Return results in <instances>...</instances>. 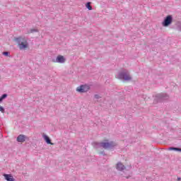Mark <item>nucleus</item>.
Listing matches in <instances>:
<instances>
[{
	"label": "nucleus",
	"mask_w": 181,
	"mask_h": 181,
	"mask_svg": "<svg viewBox=\"0 0 181 181\" xmlns=\"http://www.w3.org/2000/svg\"><path fill=\"white\" fill-rule=\"evenodd\" d=\"M93 146L95 149H98L100 148H103V149H113L117 146V143L114 141H108V140H105L103 142H94L93 143Z\"/></svg>",
	"instance_id": "obj_1"
},
{
	"label": "nucleus",
	"mask_w": 181,
	"mask_h": 181,
	"mask_svg": "<svg viewBox=\"0 0 181 181\" xmlns=\"http://www.w3.org/2000/svg\"><path fill=\"white\" fill-rule=\"evenodd\" d=\"M117 78L119 80H124V81H131V80H132V77H131L129 71L126 69L119 73L117 75Z\"/></svg>",
	"instance_id": "obj_2"
},
{
	"label": "nucleus",
	"mask_w": 181,
	"mask_h": 181,
	"mask_svg": "<svg viewBox=\"0 0 181 181\" xmlns=\"http://www.w3.org/2000/svg\"><path fill=\"white\" fill-rule=\"evenodd\" d=\"M16 42L18 43L20 50L28 48V40L25 37H17L16 38Z\"/></svg>",
	"instance_id": "obj_3"
},
{
	"label": "nucleus",
	"mask_w": 181,
	"mask_h": 181,
	"mask_svg": "<svg viewBox=\"0 0 181 181\" xmlns=\"http://www.w3.org/2000/svg\"><path fill=\"white\" fill-rule=\"evenodd\" d=\"M156 101L157 103H162V101H166V100H169V95L167 93H161L156 95Z\"/></svg>",
	"instance_id": "obj_4"
},
{
	"label": "nucleus",
	"mask_w": 181,
	"mask_h": 181,
	"mask_svg": "<svg viewBox=\"0 0 181 181\" xmlns=\"http://www.w3.org/2000/svg\"><path fill=\"white\" fill-rule=\"evenodd\" d=\"M172 22H173V17L169 15V16H167L166 18L164 19V21L162 23V25L165 28H168L169 25L172 24Z\"/></svg>",
	"instance_id": "obj_5"
},
{
	"label": "nucleus",
	"mask_w": 181,
	"mask_h": 181,
	"mask_svg": "<svg viewBox=\"0 0 181 181\" xmlns=\"http://www.w3.org/2000/svg\"><path fill=\"white\" fill-rule=\"evenodd\" d=\"M90 90V86L81 85L76 88V91L78 93H87Z\"/></svg>",
	"instance_id": "obj_6"
},
{
	"label": "nucleus",
	"mask_w": 181,
	"mask_h": 181,
	"mask_svg": "<svg viewBox=\"0 0 181 181\" xmlns=\"http://www.w3.org/2000/svg\"><path fill=\"white\" fill-rule=\"evenodd\" d=\"M3 176L4 177L5 180L7 181H16L13 176L11 174H4Z\"/></svg>",
	"instance_id": "obj_7"
},
{
	"label": "nucleus",
	"mask_w": 181,
	"mask_h": 181,
	"mask_svg": "<svg viewBox=\"0 0 181 181\" xmlns=\"http://www.w3.org/2000/svg\"><path fill=\"white\" fill-rule=\"evenodd\" d=\"M66 62V59L62 55H59L57 57L55 63H64Z\"/></svg>",
	"instance_id": "obj_8"
},
{
	"label": "nucleus",
	"mask_w": 181,
	"mask_h": 181,
	"mask_svg": "<svg viewBox=\"0 0 181 181\" xmlns=\"http://www.w3.org/2000/svg\"><path fill=\"white\" fill-rule=\"evenodd\" d=\"M116 168L117 170L122 172V170H125V165H124L121 162H119L116 165Z\"/></svg>",
	"instance_id": "obj_9"
},
{
	"label": "nucleus",
	"mask_w": 181,
	"mask_h": 181,
	"mask_svg": "<svg viewBox=\"0 0 181 181\" xmlns=\"http://www.w3.org/2000/svg\"><path fill=\"white\" fill-rule=\"evenodd\" d=\"M25 141H26V136H25L23 134H20L18 136V137H17L18 142L23 143V142H25Z\"/></svg>",
	"instance_id": "obj_10"
},
{
	"label": "nucleus",
	"mask_w": 181,
	"mask_h": 181,
	"mask_svg": "<svg viewBox=\"0 0 181 181\" xmlns=\"http://www.w3.org/2000/svg\"><path fill=\"white\" fill-rule=\"evenodd\" d=\"M43 138L47 144H48L49 145H54V144L52 143V140H50V138H49V136H47V135H44Z\"/></svg>",
	"instance_id": "obj_11"
},
{
	"label": "nucleus",
	"mask_w": 181,
	"mask_h": 181,
	"mask_svg": "<svg viewBox=\"0 0 181 181\" xmlns=\"http://www.w3.org/2000/svg\"><path fill=\"white\" fill-rule=\"evenodd\" d=\"M168 151H177L178 152H181V148H176V147H170L168 148Z\"/></svg>",
	"instance_id": "obj_12"
},
{
	"label": "nucleus",
	"mask_w": 181,
	"mask_h": 181,
	"mask_svg": "<svg viewBox=\"0 0 181 181\" xmlns=\"http://www.w3.org/2000/svg\"><path fill=\"white\" fill-rule=\"evenodd\" d=\"M86 6L87 9H88V11H93V7L91 6V2H88L86 4Z\"/></svg>",
	"instance_id": "obj_13"
},
{
	"label": "nucleus",
	"mask_w": 181,
	"mask_h": 181,
	"mask_svg": "<svg viewBox=\"0 0 181 181\" xmlns=\"http://www.w3.org/2000/svg\"><path fill=\"white\" fill-rule=\"evenodd\" d=\"M37 32H39V30H37V29L33 28L31 30H29L28 31V33H37Z\"/></svg>",
	"instance_id": "obj_14"
},
{
	"label": "nucleus",
	"mask_w": 181,
	"mask_h": 181,
	"mask_svg": "<svg viewBox=\"0 0 181 181\" xmlns=\"http://www.w3.org/2000/svg\"><path fill=\"white\" fill-rule=\"evenodd\" d=\"M2 54H3L4 56H6V57H9V52H4L2 53Z\"/></svg>",
	"instance_id": "obj_15"
},
{
	"label": "nucleus",
	"mask_w": 181,
	"mask_h": 181,
	"mask_svg": "<svg viewBox=\"0 0 181 181\" xmlns=\"http://www.w3.org/2000/svg\"><path fill=\"white\" fill-rule=\"evenodd\" d=\"M1 97V98H3V100H5V98H6L8 97V95L6 93H4Z\"/></svg>",
	"instance_id": "obj_16"
},
{
	"label": "nucleus",
	"mask_w": 181,
	"mask_h": 181,
	"mask_svg": "<svg viewBox=\"0 0 181 181\" xmlns=\"http://www.w3.org/2000/svg\"><path fill=\"white\" fill-rule=\"evenodd\" d=\"M94 97H95V100H100V98H101V96H100L99 95H97V94H95L94 95Z\"/></svg>",
	"instance_id": "obj_17"
},
{
	"label": "nucleus",
	"mask_w": 181,
	"mask_h": 181,
	"mask_svg": "<svg viewBox=\"0 0 181 181\" xmlns=\"http://www.w3.org/2000/svg\"><path fill=\"white\" fill-rule=\"evenodd\" d=\"M0 111L1 112H5V109L4 108V107L0 105Z\"/></svg>",
	"instance_id": "obj_18"
},
{
	"label": "nucleus",
	"mask_w": 181,
	"mask_h": 181,
	"mask_svg": "<svg viewBox=\"0 0 181 181\" xmlns=\"http://www.w3.org/2000/svg\"><path fill=\"white\" fill-rule=\"evenodd\" d=\"M100 155H103V156H105V151H100Z\"/></svg>",
	"instance_id": "obj_19"
},
{
	"label": "nucleus",
	"mask_w": 181,
	"mask_h": 181,
	"mask_svg": "<svg viewBox=\"0 0 181 181\" xmlns=\"http://www.w3.org/2000/svg\"><path fill=\"white\" fill-rule=\"evenodd\" d=\"M4 99L1 97L0 98V103H1V101L3 100Z\"/></svg>",
	"instance_id": "obj_20"
},
{
	"label": "nucleus",
	"mask_w": 181,
	"mask_h": 181,
	"mask_svg": "<svg viewBox=\"0 0 181 181\" xmlns=\"http://www.w3.org/2000/svg\"><path fill=\"white\" fill-rule=\"evenodd\" d=\"M177 180H178V181H180V180H181V178H180V177H177Z\"/></svg>",
	"instance_id": "obj_21"
}]
</instances>
